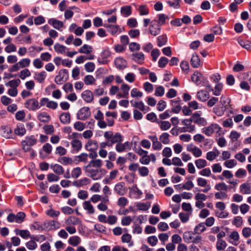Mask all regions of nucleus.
<instances>
[{
	"label": "nucleus",
	"instance_id": "nucleus-1",
	"mask_svg": "<svg viewBox=\"0 0 251 251\" xmlns=\"http://www.w3.org/2000/svg\"><path fill=\"white\" fill-rule=\"evenodd\" d=\"M103 136L108 141L111 147L114 144L122 142L123 140V136L120 133L117 132L114 134L112 131H105Z\"/></svg>",
	"mask_w": 251,
	"mask_h": 251
},
{
	"label": "nucleus",
	"instance_id": "nucleus-2",
	"mask_svg": "<svg viewBox=\"0 0 251 251\" xmlns=\"http://www.w3.org/2000/svg\"><path fill=\"white\" fill-rule=\"evenodd\" d=\"M222 128L219 125L215 123L210 124L201 129V132L207 136H211L215 132L219 133L221 131Z\"/></svg>",
	"mask_w": 251,
	"mask_h": 251
},
{
	"label": "nucleus",
	"instance_id": "nucleus-3",
	"mask_svg": "<svg viewBox=\"0 0 251 251\" xmlns=\"http://www.w3.org/2000/svg\"><path fill=\"white\" fill-rule=\"evenodd\" d=\"M106 174V170L101 167L96 169V170H90L87 171L88 176L95 180L101 179Z\"/></svg>",
	"mask_w": 251,
	"mask_h": 251
},
{
	"label": "nucleus",
	"instance_id": "nucleus-4",
	"mask_svg": "<svg viewBox=\"0 0 251 251\" xmlns=\"http://www.w3.org/2000/svg\"><path fill=\"white\" fill-rule=\"evenodd\" d=\"M103 165L102 161L100 159L91 160L89 164L84 166L83 169L86 173L90 170H96V169L101 168Z\"/></svg>",
	"mask_w": 251,
	"mask_h": 251
},
{
	"label": "nucleus",
	"instance_id": "nucleus-5",
	"mask_svg": "<svg viewBox=\"0 0 251 251\" xmlns=\"http://www.w3.org/2000/svg\"><path fill=\"white\" fill-rule=\"evenodd\" d=\"M201 115V111L195 112L191 115L192 120L200 126H205L207 124V120Z\"/></svg>",
	"mask_w": 251,
	"mask_h": 251
},
{
	"label": "nucleus",
	"instance_id": "nucleus-6",
	"mask_svg": "<svg viewBox=\"0 0 251 251\" xmlns=\"http://www.w3.org/2000/svg\"><path fill=\"white\" fill-rule=\"evenodd\" d=\"M25 107L31 111H36L40 108L39 102L35 98L27 99L24 103Z\"/></svg>",
	"mask_w": 251,
	"mask_h": 251
},
{
	"label": "nucleus",
	"instance_id": "nucleus-7",
	"mask_svg": "<svg viewBox=\"0 0 251 251\" xmlns=\"http://www.w3.org/2000/svg\"><path fill=\"white\" fill-rule=\"evenodd\" d=\"M68 71L66 69L60 70L54 79L55 82L59 85L62 84L68 78Z\"/></svg>",
	"mask_w": 251,
	"mask_h": 251
},
{
	"label": "nucleus",
	"instance_id": "nucleus-8",
	"mask_svg": "<svg viewBox=\"0 0 251 251\" xmlns=\"http://www.w3.org/2000/svg\"><path fill=\"white\" fill-rule=\"evenodd\" d=\"M91 115L90 110L88 107H83L78 111L77 118L80 120H85Z\"/></svg>",
	"mask_w": 251,
	"mask_h": 251
},
{
	"label": "nucleus",
	"instance_id": "nucleus-9",
	"mask_svg": "<svg viewBox=\"0 0 251 251\" xmlns=\"http://www.w3.org/2000/svg\"><path fill=\"white\" fill-rule=\"evenodd\" d=\"M94 118L98 120V126L100 128H105L107 126L106 122L104 121V116L102 112L99 110L94 115Z\"/></svg>",
	"mask_w": 251,
	"mask_h": 251
},
{
	"label": "nucleus",
	"instance_id": "nucleus-10",
	"mask_svg": "<svg viewBox=\"0 0 251 251\" xmlns=\"http://www.w3.org/2000/svg\"><path fill=\"white\" fill-rule=\"evenodd\" d=\"M131 146L132 143L130 142L126 141L124 143L120 142L116 144L115 149L117 152H122L126 150H130Z\"/></svg>",
	"mask_w": 251,
	"mask_h": 251
},
{
	"label": "nucleus",
	"instance_id": "nucleus-11",
	"mask_svg": "<svg viewBox=\"0 0 251 251\" xmlns=\"http://www.w3.org/2000/svg\"><path fill=\"white\" fill-rule=\"evenodd\" d=\"M114 190L115 193L119 196L126 195L127 191L124 182H119L117 183L115 185Z\"/></svg>",
	"mask_w": 251,
	"mask_h": 251
},
{
	"label": "nucleus",
	"instance_id": "nucleus-12",
	"mask_svg": "<svg viewBox=\"0 0 251 251\" xmlns=\"http://www.w3.org/2000/svg\"><path fill=\"white\" fill-rule=\"evenodd\" d=\"M52 147L49 143H46L40 150L39 154L42 158H45L52 151Z\"/></svg>",
	"mask_w": 251,
	"mask_h": 251
},
{
	"label": "nucleus",
	"instance_id": "nucleus-13",
	"mask_svg": "<svg viewBox=\"0 0 251 251\" xmlns=\"http://www.w3.org/2000/svg\"><path fill=\"white\" fill-rule=\"evenodd\" d=\"M160 26H161L157 24L156 20H154L152 21L149 27L150 33L153 36H156L160 31Z\"/></svg>",
	"mask_w": 251,
	"mask_h": 251
},
{
	"label": "nucleus",
	"instance_id": "nucleus-14",
	"mask_svg": "<svg viewBox=\"0 0 251 251\" xmlns=\"http://www.w3.org/2000/svg\"><path fill=\"white\" fill-rule=\"evenodd\" d=\"M148 138L152 142V147L154 150L159 151L162 148L161 142L158 140V138L156 135H149Z\"/></svg>",
	"mask_w": 251,
	"mask_h": 251
},
{
	"label": "nucleus",
	"instance_id": "nucleus-15",
	"mask_svg": "<svg viewBox=\"0 0 251 251\" xmlns=\"http://www.w3.org/2000/svg\"><path fill=\"white\" fill-rule=\"evenodd\" d=\"M120 89L122 92H119L117 97L118 98H126L128 95V92L130 89V86L125 83H123L121 85Z\"/></svg>",
	"mask_w": 251,
	"mask_h": 251
},
{
	"label": "nucleus",
	"instance_id": "nucleus-16",
	"mask_svg": "<svg viewBox=\"0 0 251 251\" xmlns=\"http://www.w3.org/2000/svg\"><path fill=\"white\" fill-rule=\"evenodd\" d=\"M192 122L191 117L190 119H184L181 121L182 125L186 126V129L184 130V131L191 132L195 129V126L192 125Z\"/></svg>",
	"mask_w": 251,
	"mask_h": 251
},
{
	"label": "nucleus",
	"instance_id": "nucleus-17",
	"mask_svg": "<svg viewBox=\"0 0 251 251\" xmlns=\"http://www.w3.org/2000/svg\"><path fill=\"white\" fill-rule=\"evenodd\" d=\"M44 225L46 228L49 230H55L59 228L61 226L60 223L55 220L45 222Z\"/></svg>",
	"mask_w": 251,
	"mask_h": 251
},
{
	"label": "nucleus",
	"instance_id": "nucleus-18",
	"mask_svg": "<svg viewBox=\"0 0 251 251\" xmlns=\"http://www.w3.org/2000/svg\"><path fill=\"white\" fill-rule=\"evenodd\" d=\"M131 59L139 64H142L145 59L144 54L142 52L133 53L131 55Z\"/></svg>",
	"mask_w": 251,
	"mask_h": 251
},
{
	"label": "nucleus",
	"instance_id": "nucleus-19",
	"mask_svg": "<svg viewBox=\"0 0 251 251\" xmlns=\"http://www.w3.org/2000/svg\"><path fill=\"white\" fill-rule=\"evenodd\" d=\"M81 97L87 103H91L94 100V94L89 90L84 91L81 94Z\"/></svg>",
	"mask_w": 251,
	"mask_h": 251
},
{
	"label": "nucleus",
	"instance_id": "nucleus-20",
	"mask_svg": "<svg viewBox=\"0 0 251 251\" xmlns=\"http://www.w3.org/2000/svg\"><path fill=\"white\" fill-rule=\"evenodd\" d=\"M65 223L66 226H75L80 224L81 221L78 218L74 216H72L69 217L65 220Z\"/></svg>",
	"mask_w": 251,
	"mask_h": 251
},
{
	"label": "nucleus",
	"instance_id": "nucleus-21",
	"mask_svg": "<svg viewBox=\"0 0 251 251\" xmlns=\"http://www.w3.org/2000/svg\"><path fill=\"white\" fill-rule=\"evenodd\" d=\"M99 147L98 143L96 140H89L85 145V149L88 151H94Z\"/></svg>",
	"mask_w": 251,
	"mask_h": 251
},
{
	"label": "nucleus",
	"instance_id": "nucleus-22",
	"mask_svg": "<svg viewBox=\"0 0 251 251\" xmlns=\"http://www.w3.org/2000/svg\"><path fill=\"white\" fill-rule=\"evenodd\" d=\"M103 25L108 29V32L112 35L116 34L119 31L121 32L119 25L107 24H104Z\"/></svg>",
	"mask_w": 251,
	"mask_h": 251
},
{
	"label": "nucleus",
	"instance_id": "nucleus-23",
	"mask_svg": "<svg viewBox=\"0 0 251 251\" xmlns=\"http://www.w3.org/2000/svg\"><path fill=\"white\" fill-rule=\"evenodd\" d=\"M37 118L40 122L44 123H48L51 120L50 115L46 112H42L38 113Z\"/></svg>",
	"mask_w": 251,
	"mask_h": 251
},
{
	"label": "nucleus",
	"instance_id": "nucleus-24",
	"mask_svg": "<svg viewBox=\"0 0 251 251\" xmlns=\"http://www.w3.org/2000/svg\"><path fill=\"white\" fill-rule=\"evenodd\" d=\"M90 182V179L87 177H84L73 181V185L77 187H81L89 184Z\"/></svg>",
	"mask_w": 251,
	"mask_h": 251
},
{
	"label": "nucleus",
	"instance_id": "nucleus-25",
	"mask_svg": "<svg viewBox=\"0 0 251 251\" xmlns=\"http://www.w3.org/2000/svg\"><path fill=\"white\" fill-rule=\"evenodd\" d=\"M130 102L132 106L136 107L142 111H148L150 110V108L149 107H145L144 103L142 101H135L133 100H131Z\"/></svg>",
	"mask_w": 251,
	"mask_h": 251
},
{
	"label": "nucleus",
	"instance_id": "nucleus-26",
	"mask_svg": "<svg viewBox=\"0 0 251 251\" xmlns=\"http://www.w3.org/2000/svg\"><path fill=\"white\" fill-rule=\"evenodd\" d=\"M48 23L52 25L54 28L59 30L64 26V24L62 21L54 18L50 19L48 21Z\"/></svg>",
	"mask_w": 251,
	"mask_h": 251
},
{
	"label": "nucleus",
	"instance_id": "nucleus-27",
	"mask_svg": "<svg viewBox=\"0 0 251 251\" xmlns=\"http://www.w3.org/2000/svg\"><path fill=\"white\" fill-rule=\"evenodd\" d=\"M82 206L83 209L87 211L88 214H93L95 213V208L91 204L90 201H84L82 203Z\"/></svg>",
	"mask_w": 251,
	"mask_h": 251
},
{
	"label": "nucleus",
	"instance_id": "nucleus-28",
	"mask_svg": "<svg viewBox=\"0 0 251 251\" xmlns=\"http://www.w3.org/2000/svg\"><path fill=\"white\" fill-rule=\"evenodd\" d=\"M47 77V73L45 71L40 73H35L34 74V79L40 83H43Z\"/></svg>",
	"mask_w": 251,
	"mask_h": 251
},
{
	"label": "nucleus",
	"instance_id": "nucleus-29",
	"mask_svg": "<svg viewBox=\"0 0 251 251\" xmlns=\"http://www.w3.org/2000/svg\"><path fill=\"white\" fill-rule=\"evenodd\" d=\"M115 64L119 70H123L126 67L127 63L122 57H117L115 60Z\"/></svg>",
	"mask_w": 251,
	"mask_h": 251
},
{
	"label": "nucleus",
	"instance_id": "nucleus-30",
	"mask_svg": "<svg viewBox=\"0 0 251 251\" xmlns=\"http://www.w3.org/2000/svg\"><path fill=\"white\" fill-rule=\"evenodd\" d=\"M197 97L201 101H206L209 98V94L208 91L202 90L198 92Z\"/></svg>",
	"mask_w": 251,
	"mask_h": 251
},
{
	"label": "nucleus",
	"instance_id": "nucleus-31",
	"mask_svg": "<svg viewBox=\"0 0 251 251\" xmlns=\"http://www.w3.org/2000/svg\"><path fill=\"white\" fill-rule=\"evenodd\" d=\"M71 145L73 149V151L75 152H78L82 148L81 141L77 139H73L71 142Z\"/></svg>",
	"mask_w": 251,
	"mask_h": 251
},
{
	"label": "nucleus",
	"instance_id": "nucleus-32",
	"mask_svg": "<svg viewBox=\"0 0 251 251\" xmlns=\"http://www.w3.org/2000/svg\"><path fill=\"white\" fill-rule=\"evenodd\" d=\"M219 154V151L215 149L213 151H208L206 153V159L210 161L214 160Z\"/></svg>",
	"mask_w": 251,
	"mask_h": 251
},
{
	"label": "nucleus",
	"instance_id": "nucleus-33",
	"mask_svg": "<svg viewBox=\"0 0 251 251\" xmlns=\"http://www.w3.org/2000/svg\"><path fill=\"white\" fill-rule=\"evenodd\" d=\"M240 192L243 194H250L251 193V188L248 183H244L240 186Z\"/></svg>",
	"mask_w": 251,
	"mask_h": 251
},
{
	"label": "nucleus",
	"instance_id": "nucleus-34",
	"mask_svg": "<svg viewBox=\"0 0 251 251\" xmlns=\"http://www.w3.org/2000/svg\"><path fill=\"white\" fill-rule=\"evenodd\" d=\"M190 63L194 68H198L201 65L200 59L198 55L195 53L193 54Z\"/></svg>",
	"mask_w": 251,
	"mask_h": 251
},
{
	"label": "nucleus",
	"instance_id": "nucleus-35",
	"mask_svg": "<svg viewBox=\"0 0 251 251\" xmlns=\"http://www.w3.org/2000/svg\"><path fill=\"white\" fill-rule=\"evenodd\" d=\"M60 121L63 124H68L70 123L71 116L70 114L68 112H64L60 115Z\"/></svg>",
	"mask_w": 251,
	"mask_h": 251
},
{
	"label": "nucleus",
	"instance_id": "nucleus-36",
	"mask_svg": "<svg viewBox=\"0 0 251 251\" xmlns=\"http://www.w3.org/2000/svg\"><path fill=\"white\" fill-rule=\"evenodd\" d=\"M81 242V238L78 236H73L68 240V243L73 246H77L80 244Z\"/></svg>",
	"mask_w": 251,
	"mask_h": 251
},
{
	"label": "nucleus",
	"instance_id": "nucleus-37",
	"mask_svg": "<svg viewBox=\"0 0 251 251\" xmlns=\"http://www.w3.org/2000/svg\"><path fill=\"white\" fill-rule=\"evenodd\" d=\"M135 205L137 210L140 211H147L151 207V204L149 202H147L146 203H143L140 202H137Z\"/></svg>",
	"mask_w": 251,
	"mask_h": 251
},
{
	"label": "nucleus",
	"instance_id": "nucleus-38",
	"mask_svg": "<svg viewBox=\"0 0 251 251\" xmlns=\"http://www.w3.org/2000/svg\"><path fill=\"white\" fill-rule=\"evenodd\" d=\"M223 88V85L221 83H218L216 84L214 88L212 90L213 95L219 96L221 94Z\"/></svg>",
	"mask_w": 251,
	"mask_h": 251
},
{
	"label": "nucleus",
	"instance_id": "nucleus-39",
	"mask_svg": "<svg viewBox=\"0 0 251 251\" xmlns=\"http://www.w3.org/2000/svg\"><path fill=\"white\" fill-rule=\"evenodd\" d=\"M50 168L57 175H62L64 172L63 168L61 165L57 164L51 165Z\"/></svg>",
	"mask_w": 251,
	"mask_h": 251
},
{
	"label": "nucleus",
	"instance_id": "nucleus-40",
	"mask_svg": "<svg viewBox=\"0 0 251 251\" xmlns=\"http://www.w3.org/2000/svg\"><path fill=\"white\" fill-rule=\"evenodd\" d=\"M88 158V154L86 153H81L79 155L75 157V160L76 162V164L79 162H87Z\"/></svg>",
	"mask_w": 251,
	"mask_h": 251
},
{
	"label": "nucleus",
	"instance_id": "nucleus-41",
	"mask_svg": "<svg viewBox=\"0 0 251 251\" xmlns=\"http://www.w3.org/2000/svg\"><path fill=\"white\" fill-rule=\"evenodd\" d=\"M15 233L17 235L21 236L23 238L26 239L30 237V232L27 230L22 229L20 230L19 229H15L14 230Z\"/></svg>",
	"mask_w": 251,
	"mask_h": 251
},
{
	"label": "nucleus",
	"instance_id": "nucleus-42",
	"mask_svg": "<svg viewBox=\"0 0 251 251\" xmlns=\"http://www.w3.org/2000/svg\"><path fill=\"white\" fill-rule=\"evenodd\" d=\"M131 13V7L130 5L124 6L121 8V14L126 17L129 16Z\"/></svg>",
	"mask_w": 251,
	"mask_h": 251
},
{
	"label": "nucleus",
	"instance_id": "nucleus-43",
	"mask_svg": "<svg viewBox=\"0 0 251 251\" xmlns=\"http://www.w3.org/2000/svg\"><path fill=\"white\" fill-rule=\"evenodd\" d=\"M201 76L202 75L200 72L196 71L192 75L191 79L193 82L196 83L197 85H199L201 82Z\"/></svg>",
	"mask_w": 251,
	"mask_h": 251
},
{
	"label": "nucleus",
	"instance_id": "nucleus-44",
	"mask_svg": "<svg viewBox=\"0 0 251 251\" xmlns=\"http://www.w3.org/2000/svg\"><path fill=\"white\" fill-rule=\"evenodd\" d=\"M37 141V139L35 138L34 136L31 135L26 137L25 139L23 141V143H25V144L32 146L36 144Z\"/></svg>",
	"mask_w": 251,
	"mask_h": 251
},
{
	"label": "nucleus",
	"instance_id": "nucleus-45",
	"mask_svg": "<svg viewBox=\"0 0 251 251\" xmlns=\"http://www.w3.org/2000/svg\"><path fill=\"white\" fill-rule=\"evenodd\" d=\"M226 110V107L223 106L216 105L213 108V112L218 116H222L224 115Z\"/></svg>",
	"mask_w": 251,
	"mask_h": 251
},
{
	"label": "nucleus",
	"instance_id": "nucleus-46",
	"mask_svg": "<svg viewBox=\"0 0 251 251\" xmlns=\"http://www.w3.org/2000/svg\"><path fill=\"white\" fill-rule=\"evenodd\" d=\"M227 244L224 240H217L216 245V248L217 251H224L226 247Z\"/></svg>",
	"mask_w": 251,
	"mask_h": 251
},
{
	"label": "nucleus",
	"instance_id": "nucleus-47",
	"mask_svg": "<svg viewBox=\"0 0 251 251\" xmlns=\"http://www.w3.org/2000/svg\"><path fill=\"white\" fill-rule=\"evenodd\" d=\"M229 237L233 240V242H231L233 245L237 246L238 244V241L239 239V234L237 231H232L229 235Z\"/></svg>",
	"mask_w": 251,
	"mask_h": 251
},
{
	"label": "nucleus",
	"instance_id": "nucleus-48",
	"mask_svg": "<svg viewBox=\"0 0 251 251\" xmlns=\"http://www.w3.org/2000/svg\"><path fill=\"white\" fill-rule=\"evenodd\" d=\"M160 129L165 131L168 130L171 126V124L169 121H161L158 122Z\"/></svg>",
	"mask_w": 251,
	"mask_h": 251
},
{
	"label": "nucleus",
	"instance_id": "nucleus-49",
	"mask_svg": "<svg viewBox=\"0 0 251 251\" xmlns=\"http://www.w3.org/2000/svg\"><path fill=\"white\" fill-rule=\"evenodd\" d=\"M54 49L56 52L61 54L65 53L66 50H68L65 46L58 43H56L54 45Z\"/></svg>",
	"mask_w": 251,
	"mask_h": 251
},
{
	"label": "nucleus",
	"instance_id": "nucleus-50",
	"mask_svg": "<svg viewBox=\"0 0 251 251\" xmlns=\"http://www.w3.org/2000/svg\"><path fill=\"white\" fill-rule=\"evenodd\" d=\"M137 10L141 16L147 15L149 13V8L146 5H139Z\"/></svg>",
	"mask_w": 251,
	"mask_h": 251
},
{
	"label": "nucleus",
	"instance_id": "nucleus-51",
	"mask_svg": "<svg viewBox=\"0 0 251 251\" xmlns=\"http://www.w3.org/2000/svg\"><path fill=\"white\" fill-rule=\"evenodd\" d=\"M238 43L247 50H251V42L248 40H238Z\"/></svg>",
	"mask_w": 251,
	"mask_h": 251
},
{
	"label": "nucleus",
	"instance_id": "nucleus-52",
	"mask_svg": "<svg viewBox=\"0 0 251 251\" xmlns=\"http://www.w3.org/2000/svg\"><path fill=\"white\" fill-rule=\"evenodd\" d=\"M93 48L91 46L84 44L78 50L80 53L88 54L92 51Z\"/></svg>",
	"mask_w": 251,
	"mask_h": 251
},
{
	"label": "nucleus",
	"instance_id": "nucleus-53",
	"mask_svg": "<svg viewBox=\"0 0 251 251\" xmlns=\"http://www.w3.org/2000/svg\"><path fill=\"white\" fill-rule=\"evenodd\" d=\"M121 239L123 243H128L129 247H131L133 245V243L131 241V236L130 234L128 233L123 234Z\"/></svg>",
	"mask_w": 251,
	"mask_h": 251
},
{
	"label": "nucleus",
	"instance_id": "nucleus-54",
	"mask_svg": "<svg viewBox=\"0 0 251 251\" xmlns=\"http://www.w3.org/2000/svg\"><path fill=\"white\" fill-rule=\"evenodd\" d=\"M58 161L63 165H67L72 164L73 160L67 156H63L58 158Z\"/></svg>",
	"mask_w": 251,
	"mask_h": 251
},
{
	"label": "nucleus",
	"instance_id": "nucleus-55",
	"mask_svg": "<svg viewBox=\"0 0 251 251\" xmlns=\"http://www.w3.org/2000/svg\"><path fill=\"white\" fill-rule=\"evenodd\" d=\"M15 133L19 136H23L25 134L26 130L22 125H18L15 129Z\"/></svg>",
	"mask_w": 251,
	"mask_h": 251
},
{
	"label": "nucleus",
	"instance_id": "nucleus-56",
	"mask_svg": "<svg viewBox=\"0 0 251 251\" xmlns=\"http://www.w3.org/2000/svg\"><path fill=\"white\" fill-rule=\"evenodd\" d=\"M195 163L197 168L199 169L203 168L207 165L206 161L203 159H197L195 160Z\"/></svg>",
	"mask_w": 251,
	"mask_h": 251
},
{
	"label": "nucleus",
	"instance_id": "nucleus-57",
	"mask_svg": "<svg viewBox=\"0 0 251 251\" xmlns=\"http://www.w3.org/2000/svg\"><path fill=\"white\" fill-rule=\"evenodd\" d=\"M170 135L167 132L163 133L159 136V140L163 144L167 145L170 143Z\"/></svg>",
	"mask_w": 251,
	"mask_h": 251
},
{
	"label": "nucleus",
	"instance_id": "nucleus-58",
	"mask_svg": "<svg viewBox=\"0 0 251 251\" xmlns=\"http://www.w3.org/2000/svg\"><path fill=\"white\" fill-rule=\"evenodd\" d=\"M16 223L20 224L24 221L25 217V214L24 212H19L16 215L15 214Z\"/></svg>",
	"mask_w": 251,
	"mask_h": 251
},
{
	"label": "nucleus",
	"instance_id": "nucleus-59",
	"mask_svg": "<svg viewBox=\"0 0 251 251\" xmlns=\"http://www.w3.org/2000/svg\"><path fill=\"white\" fill-rule=\"evenodd\" d=\"M83 81L86 85H89L94 84L96 80L93 75H87L84 77Z\"/></svg>",
	"mask_w": 251,
	"mask_h": 251
},
{
	"label": "nucleus",
	"instance_id": "nucleus-60",
	"mask_svg": "<svg viewBox=\"0 0 251 251\" xmlns=\"http://www.w3.org/2000/svg\"><path fill=\"white\" fill-rule=\"evenodd\" d=\"M157 17L158 20H156V21L160 26L164 25L166 23V19L168 18V16L164 14H158Z\"/></svg>",
	"mask_w": 251,
	"mask_h": 251
},
{
	"label": "nucleus",
	"instance_id": "nucleus-61",
	"mask_svg": "<svg viewBox=\"0 0 251 251\" xmlns=\"http://www.w3.org/2000/svg\"><path fill=\"white\" fill-rule=\"evenodd\" d=\"M206 229L204 224L201 223L198 224L194 228V231L197 234H201Z\"/></svg>",
	"mask_w": 251,
	"mask_h": 251
},
{
	"label": "nucleus",
	"instance_id": "nucleus-62",
	"mask_svg": "<svg viewBox=\"0 0 251 251\" xmlns=\"http://www.w3.org/2000/svg\"><path fill=\"white\" fill-rule=\"evenodd\" d=\"M31 73L28 69H25L22 70L19 73V77L22 79L24 80L26 77L30 76Z\"/></svg>",
	"mask_w": 251,
	"mask_h": 251
},
{
	"label": "nucleus",
	"instance_id": "nucleus-63",
	"mask_svg": "<svg viewBox=\"0 0 251 251\" xmlns=\"http://www.w3.org/2000/svg\"><path fill=\"white\" fill-rule=\"evenodd\" d=\"M181 1V0H168L166 2L170 7L177 9L180 7V2Z\"/></svg>",
	"mask_w": 251,
	"mask_h": 251
},
{
	"label": "nucleus",
	"instance_id": "nucleus-64",
	"mask_svg": "<svg viewBox=\"0 0 251 251\" xmlns=\"http://www.w3.org/2000/svg\"><path fill=\"white\" fill-rule=\"evenodd\" d=\"M243 219L241 216H236L232 222V225L237 227H239L243 225Z\"/></svg>",
	"mask_w": 251,
	"mask_h": 251
}]
</instances>
